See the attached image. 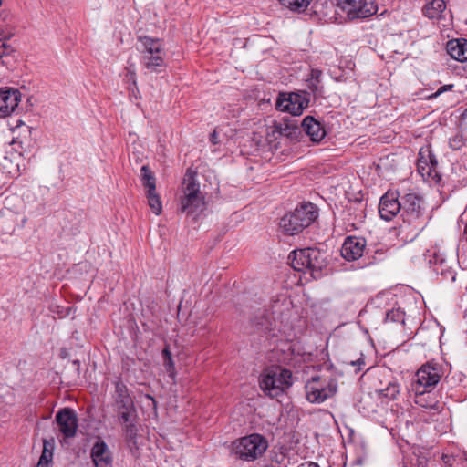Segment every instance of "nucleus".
<instances>
[{
  "label": "nucleus",
  "instance_id": "obj_6",
  "mask_svg": "<svg viewBox=\"0 0 467 467\" xmlns=\"http://www.w3.org/2000/svg\"><path fill=\"white\" fill-rule=\"evenodd\" d=\"M292 385V372L281 367L266 368L260 378V388L269 397L283 394Z\"/></svg>",
  "mask_w": 467,
  "mask_h": 467
},
{
  "label": "nucleus",
  "instance_id": "obj_23",
  "mask_svg": "<svg viewBox=\"0 0 467 467\" xmlns=\"http://www.w3.org/2000/svg\"><path fill=\"white\" fill-rule=\"evenodd\" d=\"M142 61L146 68L151 71H158V67L163 66V57L161 54L143 55Z\"/></svg>",
  "mask_w": 467,
  "mask_h": 467
},
{
  "label": "nucleus",
  "instance_id": "obj_44",
  "mask_svg": "<svg viewBox=\"0 0 467 467\" xmlns=\"http://www.w3.org/2000/svg\"><path fill=\"white\" fill-rule=\"evenodd\" d=\"M387 318H388V319L391 318V313H390V312H388V313H387Z\"/></svg>",
  "mask_w": 467,
  "mask_h": 467
},
{
  "label": "nucleus",
  "instance_id": "obj_46",
  "mask_svg": "<svg viewBox=\"0 0 467 467\" xmlns=\"http://www.w3.org/2000/svg\"><path fill=\"white\" fill-rule=\"evenodd\" d=\"M257 325H260V326H263L264 325V322L263 321H259L256 323Z\"/></svg>",
  "mask_w": 467,
  "mask_h": 467
},
{
  "label": "nucleus",
  "instance_id": "obj_2",
  "mask_svg": "<svg viewBox=\"0 0 467 467\" xmlns=\"http://www.w3.org/2000/svg\"><path fill=\"white\" fill-rule=\"evenodd\" d=\"M198 172L192 167L187 169L183 182V196L181 198V209L188 217L197 220L204 210V195L201 192Z\"/></svg>",
  "mask_w": 467,
  "mask_h": 467
},
{
  "label": "nucleus",
  "instance_id": "obj_27",
  "mask_svg": "<svg viewBox=\"0 0 467 467\" xmlns=\"http://www.w3.org/2000/svg\"><path fill=\"white\" fill-rule=\"evenodd\" d=\"M278 130L281 135L292 140L296 139L300 132L298 126L289 122L280 123L278 126Z\"/></svg>",
  "mask_w": 467,
  "mask_h": 467
},
{
  "label": "nucleus",
  "instance_id": "obj_19",
  "mask_svg": "<svg viewBox=\"0 0 467 467\" xmlns=\"http://www.w3.org/2000/svg\"><path fill=\"white\" fill-rule=\"evenodd\" d=\"M424 15L430 19L441 20L446 16V4L444 0H432L423 7Z\"/></svg>",
  "mask_w": 467,
  "mask_h": 467
},
{
  "label": "nucleus",
  "instance_id": "obj_21",
  "mask_svg": "<svg viewBox=\"0 0 467 467\" xmlns=\"http://www.w3.org/2000/svg\"><path fill=\"white\" fill-rule=\"evenodd\" d=\"M138 40L142 43L144 47L143 55L150 54H161V43L158 38H151L150 36L138 37Z\"/></svg>",
  "mask_w": 467,
  "mask_h": 467
},
{
  "label": "nucleus",
  "instance_id": "obj_16",
  "mask_svg": "<svg viewBox=\"0 0 467 467\" xmlns=\"http://www.w3.org/2000/svg\"><path fill=\"white\" fill-rule=\"evenodd\" d=\"M21 100V93L17 89H0V117L10 116Z\"/></svg>",
  "mask_w": 467,
  "mask_h": 467
},
{
  "label": "nucleus",
  "instance_id": "obj_25",
  "mask_svg": "<svg viewBox=\"0 0 467 467\" xmlns=\"http://www.w3.org/2000/svg\"><path fill=\"white\" fill-rule=\"evenodd\" d=\"M430 156H431V147L429 145H427L425 147H422L420 150L419 158H418V161H417V167H418L419 172L422 176H425L426 170H427L428 165H429V160L428 159H430Z\"/></svg>",
  "mask_w": 467,
  "mask_h": 467
},
{
  "label": "nucleus",
  "instance_id": "obj_38",
  "mask_svg": "<svg viewBox=\"0 0 467 467\" xmlns=\"http://www.w3.org/2000/svg\"><path fill=\"white\" fill-rule=\"evenodd\" d=\"M450 145L454 150L460 149L461 146H462V141H461V140H459L457 138H454V139L450 140Z\"/></svg>",
  "mask_w": 467,
  "mask_h": 467
},
{
  "label": "nucleus",
  "instance_id": "obj_24",
  "mask_svg": "<svg viewBox=\"0 0 467 467\" xmlns=\"http://www.w3.org/2000/svg\"><path fill=\"white\" fill-rule=\"evenodd\" d=\"M311 2L312 0H280L283 6L296 13L305 12Z\"/></svg>",
  "mask_w": 467,
  "mask_h": 467
},
{
  "label": "nucleus",
  "instance_id": "obj_22",
  "mask_svg": "<svg viewBox=\"0 0 467 467\" xmlns=\"http://www.w3.org/2000/svg\"><path fill=\"white\" fill-rule=\"evenodd\" d=\"M140 177L142 185L147 191L154 192L156 190V179L148 165H143L140 169Z\"/></svg>",
  "mask_w": 467,
  "mask_h": 467
},
{
  "label": "nucleus",
  "instance_id": "obj_43",
  "mask_svg": "<svg viewBox=\"0 0 467 467\" xmlns=\"http://www.w3.org/2000/svg\"><path fill=\"white\" fill-rule=\"evenodd\" d=\"M146 397H147L148 399H150V400H152V402H153L154 406L156 405V401H155V400H154V398H153L152 396H150V395H147Z\"/></svg>",
  "mask_w": 467,
  "mask_h": 467
},
{
  "label": "nucleus",
  "instance_id": "obj_7",
  "mask_svg": "<svg viewBox=\"0 0 467 467\" xmlns=\"http://www.w3.org/2000/svg\"><path fill=\"white\" fill-rule=\"evenodd\" d=\"M401 217L409 224L420 226L423 223L425 203L421 196L414 193H405L400 196Z\"/></svg>",
  "mask_w": 467,
  "mask_h": 467
},
{
  "label": "nucleus",
  "instance_id": "obj_31",
  "mask_svg": "<svg viewBox=\"0 0 467 467\" xmlns=\"http://www.w3.org/2000/svg\"><path fill=\"white\" fill-rule=\"evenodd\" d=\"M14 48L7 43L5 37H0V58L6 57L14 53Z\"/></svg>",
  "mask_w": 467,
  "mask_h": 467
},
{
  "label": "nucleus",
  "instance_id": "obj_10",
  "mask_svg": "<svg viewBox=\"0 0 467 467\" xmlns=\"http://www.w3.org/2000/svg\"><path fill=\"white\" fill-rule=\"evenodd\" d=\"M336 6L350 20L367 18L378 11V6L367 0H336Z\"/></svg>",
  "mask_w": 467,
  "mask_h": 467
},
{
  "label": "nucleus",
  "instance_id": "obj_29",
  "mask_svg": "<svg viewBox=\"0 0 467 467\" xmlns=\"http://www.w3.org/2000/svg\"><path fill=\"white\" fill-rule=\"evenodd\" d=\"M379 395L387 399H395L400 392L399 386L394 382H389L385 389L378 390Z\"/></svg>",
  "mask_w": 467,
  "mask_h": 467
},
{
  "label": "nucleus",
  "instance_id": "obj_34",
  "mask_svg": "<svg viewBox=\"0 0 467 467\" xmlns=\"http://www.w3.org/2000/svg\"><path fill=\"white\" fill-rule=\"evenodd\" d=\"M10 145L13 147V150L16 152H18L20 155H22V151L25 150L22 140H20L18 138H14L10 142Z\"/></svg>",
  "mask_w": 467,
  "mask_h": 467
},
{
  "label": "nucleus",
  "instance_id": "obj_30",
  "mask_svg": "<svg viewBox=\"0 0 467 467\" xmlns=\"http://www.w3.org/2000/svg\"><path fill=\"white\" fill-rule=\"evenodd\" d=\"M429 160V165L426 170L425 175L428 177H434L437 175V167H438V160L436 159V156L432 153L431 150V156Z\"/></svg>",
  "mask_w": 467,
  "mask_h": 467
},
{
  "label": "nucleus",
  "instance_id": "obj_20",
  "mask_svg": "<svg viewBox=\"0 0 467 467\" xmlns=\"http://www.w3.org/2000/svg\"><path fill=\"white\" fill-rule=\"evenodd\" d=\"M120 423L124 425V436L128 446L131 451L134 449L138 450V428L136 426V420L130 421H120Z\"/></svg>",
  "mask_w": 467,
  "mask_h": 467
},
{
  "label": "nucleus",
  "instance_id": "obj_36",
  "mask_svg": "<svg viewBox=\"0 0 467 467\" xmlns=\"http://www.w3.org/2000/svg\"><path fill=\"white\" fill-rule=\"evenodd\" d=\"M55 447V440L54 438L50 439H43V449L47 450L51 452H53Z\"/></svg>",
  "mask_w": 467,
  "mask_h": 467
},
{
  "label": "nucleus",
  "instance_id": "obj_26",
  "mask_svg": "<svg viewBox=\"0 0 467 467\" xmlns=\"http://www.w3.org/2000/svg\"><path fill=\"white\" fill-rule=\"evenodd\" d=\"M162 358H163V366L165 368V370L168 373L169 377L173 379L175 378L176 371H175L174 361L172 359L171 353L169 349V346H166L163 348Z\"/></svg>",
  "mask_w": 467,
  "mask_h": 467
},
{
  "label": "nucleus",
  "instance_id": "obj_39",
  "mask_svg": "<svg viewBox=\"0 0 467 467\" xmlns=\"http://www.w3.org/2000/svg\"><path fill=\"white\" fill-rule=\"evenodd\" d=\"M320 76H321V71L317 70V69H313L312 72H311V78L310 79L320 80L319 79Z\"/></svg>",
  "mask_w": 467,
  "mask_h": 467
},
{
  "label": "nucleus",
  "instance_id": "obj_18",
  "mask_svg": "<svg viewBox=\"0 0 467 467\" xmlns=\"http://www.w3.org/2000/svg\"><path fill=\"white\" fill-rule=\"evenodd\" d=\"M447 52L455 60L467 61V40L452 39L447 43Z\"/></svg>",
  "mask_w": 467,
  "mask_h": 467
},
{
  "label": "nucleus",
  "instance_id": "obj_5",
  "mask_svg": "<svg viewBox=\"0 0 467 467\" xmlns=\"http://www.w3.org/2000/svg\"><path fill=\"white\" fill-rule=\"evenodd\" d=\"M268 441L259 433H252L233 442V453L236 458L254 462L261 458L268 448Z\"/></svg>",
  "mask_w": 467,
  "mask_h": 467
},
{
  "label": "nucleus",
  "instance_id": "obj_3",
  "mask_svg": "<svg viewBox=\"0 0 467 467\" xmlns=\"http://www.w3.org/2000/svg\"><path fill=\"white\" fill-rule=\"evenodd\" d=\"M317 217V206L312 202H303L283 216L279 224L286 234L295 235L310 226Z\"/></svg>",
  "mask_w": 467,
  "mask_h": 467
},
{
  "label": "nucleus",
  "instance_id": "obj_1",
  "mask_svg": "<svg viewBox=\"0 0 467 467\" xmlns=\"http://www.w3.org/2000/svg\"><path fill=\"white\" fill-rule=\"evenodd\" d=\"M440 379L439 368L429 364L423 365L416 372L410 386V390L415 394V403L426 409L438 410L440 403L431 390Z\"/></svg>",
  "mask_w": 467,
  "mask_h": 467
},
{
  "label": "nucleus",
  "instance_id": "obj_9",
  "mask_svg": "<svg viewBox=\"0 0 467 467\" xmlns=\"http://www.w3.org/2000/svg\"><path fill=\"white\" fill-rule=\"evenodd\" d=\"M306 400L311 403H322L337 392L335 380L313 377L305 386Z\"/></svg>",
  "mask_w": 467,
  "mask_h": 467
},
{
  "label": "nucleus",
  "instance_id": "obj_17",
  "mask_svg": "<svg viewBox=\"0 0 467 467\" xmlns=\"http://www.w3.org/2000/svg\"><path fill=\"white\" fill-rule=\"evenodd\" d=\"M301 127L314 142H319L326 135L325 129L311 116H307L303 119Z\"/></svg>",
  "mask_w": 467,
  "mask_h": 467
},
{
  "label": "nucleus",
  "instance_id": "obj_13",
  "mask_svg": "<svg viewBox=\"0 0 467 467\" xmlns=\"http://www.w3.org/2000/svg\"><path fill=\"white\" fill-rule=\"evenodd\" d=\"M400 196L398 192L388 191L379 204V213L385 221L392 220L401 212Z\"/></svg>",
  "mask_w": 467,
  "mask_h": 467
},
{
  "label": "nucleus",
  "instance_id": "obj_14",
  "mask_svg": "<svg viewBox=\"0 0 467 467\" xmlns=\"http://www.w3.org/2000/svg\"><path fill=\"white\" fill-rule=\"evenodd\" d=\"M366 244V240L362 237L348 236L342 244L341 255L348 261L358 260L363 255Z\"/></svg>",
  "mask_w": 467,
  "mask_h": 467
},
{
  "label": "nucleus",
  "instance_id": "obj_12",
  "mask_svg": "<svg viewBox=\"0 0 467 467\" xmlns=\"http://www.w3.org/2000/svg\"><path fill=\"white\" fill-rule=\"evenodd\" d=\"M55 420L60 433L65 439L74 438L78 430V418L75 410L70 408L59 410L55 417Z\"/></svg>",
  "mask_w": 467,
  "mask_h": 467
},
{
  "label": "nucleus",
  "instance_id": "obj_28",
  "mask_svg": "<svg viewBox=\"0 0 467 467\" xmlns=\"http://www.w3.org/2000/svg\"><path fill=\"white\" fill-rule=\"evenodd\" d=\"M147 199L152 213L156 215L161 214L162 211V204L159 194L156 192V190L154 192L147 191Z\"/></svg>",
  "mask_w": 467,
  "mask_h": 467
},
{
  "label": "nucleus",
  "instance_id": "obj_4",
  "mask_svg": "<svg viewBox=\"0 0 467 467\" xmlns=\"http://www.w3.org/2000/svg\"><path fill=\"white\" fill-rule=\"evenodd\" d=\"M289 259L296 271L308 270L314 278L320 277L322 270L327 265L326 253L317 248L295 250Z\"/></svg>",
  "mask_w": 467,
  "mask_h": 467
},
{
  "label": "nucleus",
  "instance_id": "obj_37",
  "mask_svg": "<svg viewBox=\"0 0 467 467\" xmlns=\"http://www.w3.org/2000/svg\"><path fill=\"white\" fill-rule=\"evenodd\" d=\"M210 141L213 145H217L220 140H218V131L217 130H214L213 132L210 135Z\"/></svg>",
  "mask_w": 467,
  "mask_h": 467
},
{
  "label": "nucleus",
  "instance_id": "obj_15",
  "mask_svg": "<svg viewBox=\"0 0 467 467\" xmlns=\"http://www.w3.org/2000/svg\"><path fill=\"white\" fill-rule=\"evenodd\" d=\"M90 455L95 467L113 466L112 453L107 443L99 437L93 444Z\"/></svg>",
  "mask_w": 467,
  "mask_h": 467
},
{
  "label": "nucleus",
  "instance_id": "obj_33",
  "mask_svg": "<svg viewBox=\"0 0 467 467\" xmlns=\"http://www.w3.org/2000/svg\"><path fill=\"white\" fill-rule=\"evenodd\" d=\"M308 88L313 93L315 97L321 96L323 92V87L320 86V80H308Z\"/></svg>",
  "mask_w": 467,
  "mask_h": 467
},
{
  "label": "nucleus",
  "instance_id": "obj_32",
  "mask_svg": "<svg viewBox=\"0 0 467 467\" xmlns=\"http://www.w3.org/2000/svg\"><path fill=\"white\" fill-rule=\"evenodd\" d=\"M53 460V452L44 450L42 451V454L39 458L36 467H48L51 464Z\"/></svg>",
  "mask_w": 467,
  "mask_h": 467
},
{
  "label": "nucleus",
  "instance_id": "obj_8",
  "mask_svg": "<svg viewBox=\"0 0 467 467\" xmlns=\"http://www.w3.org/2000/svg\"><path fill=\"white\" fill-rule=\"evenodd\" d=\"M115 410L119 421H130L137 419L132 397L130 395L127 386L120 380L115 383L114 393Z\"/></svg>",
  "mask_w": 467,
  "mask_h": 467
},
{
  "label": "nucleus",
  "instance_id": "obj_42",
  "mask_svg": "<svg viewBox=\"0 0 467 467\" xmlns=\"http://www.w3.org/2000/svg\"><path fill=\"white\" fill-rule=\"evenodd\" d=\"M462 117L463 121L467 122V109L463 111Z\"/></svg>",
  "mask_w": 467,
  "mask_h": 467
},
{
  "label": "nucleus",
  "instance_id": "obj_11",
  "mask_svg": "<svg viewBox=\"0 0 467 467\" xmlns=\"http://www.w3.org/2000/svg\"><path fill=\"white\" fill-rule=\"evenodd\" d=\"M306 96V92L280 94L275 104L276 109L293 116L301 115L309 103Z\"/></svg>",
  "mask_w": 467,
  "mask_h": 467
},
{
  "label": "nucleus",
  "instance_id": "obj_35",
  "mask_svg": "<svg viewBox=\"0 0 467 467\" xmlns=\"http://www.w3.org/2000/svg\"><path fill=\"white\" fill-rule=\"evenodd\" d=\"M130 79L132 80V84H133V87L130 89V95L134 96L137 99L140 92H139V88L137 87V83L135 80V73L134 72H130Z\"/></svg>",
  "mask_w": 467,
  "mask_h": 467
},
{
  "label": "nucleus",
  "instance_id": "obj_41",
  "mask_svg": "<svg viewBox=\"0 0 467 467\" xmlns=\"http://www.w3.org/2000/svg\"><path fill=\"white\" fill-rule=\"evenodd\" d=\"M452 87H453L452 85H446V86H443V87H441V88H440L438 89V91L436 92V94H435V95H436V96H438V95H439V94H441V92H443V91H445V90H449V89L452 88Z\"/></svg>",
  "mask_w": 467,
  "mask_h": 467
},
{
  "label": "nucleus",
  "instance_id": "obj_40",
  "mask_svg": "<svg viewBox=\"0 0 467 467\" xmlns=\"http://www.w3.org/2000/svg\"><path fill=\"white\" fill-rule=\"evenodd\" d=\"M297 467H320L317 462H305L300 463Z\"/></svg>",
  "mask_w": 467,
  "mask_h": 467
},
{
  "label": "nucleus",
  "instance_id": "obj_45",
  "mask_svg": "<svg viewBox=\"0 0 467 467\" xmlns=\"http://www.w3.org/2000/svg\"><path fill=\"white\" fill-rule=\"evenodd\" d=\"M218 190H219V188H218V184H215L214 191H215V192H216V193L218 192Z\"/></svg>",
  "mask_w": 467,
  "mask_h": 467
}]
</instances>
